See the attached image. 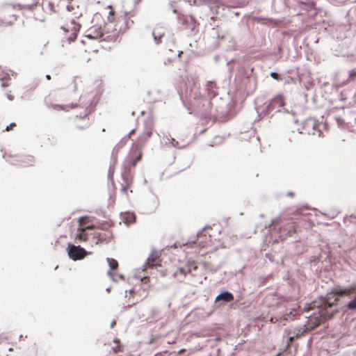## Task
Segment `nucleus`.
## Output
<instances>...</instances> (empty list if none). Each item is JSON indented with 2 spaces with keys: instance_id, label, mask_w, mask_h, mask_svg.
Listing matches in <instances>:
<instances>
[{
  "instance_id": "21",
  "label": "nucleus",
  "mask_w": 356,
  "mask_h": 356,
  "mask_svg": "<svg viewBox=\"0 0 356 356\" xmlns=\"http://www.w3.org/2000/svg\"><path fill=\"white\" fill-rule=\"evenodd\" d=\"M89 222V220H88V217L87 216H83V217H81L79 218V228H85L86 227V225Z\"/></svg>"
},
{
  "instance_id": "6",
  "label": "nucleus",
  "mask_w": 356,
  "mask_h": 356,
  "mask_svg": "<svg viewBox=\"0 0 356 356\" xmlns=\"http://www.w3.org/2000/svg\"><path fill=\"white\" fill-rule=\"evenodd\" d=\"M297 224L293 221H288L283 224L279 229V238L281 241L286 239L287 237L296 233L297 229Z\"/></svg>"
},
{
  "instance_id": "23",
  "label": "nucleus",
  "mask_w": 356,
  "mask_h": 356,
  "mask_svg": "<svg viewBox=\"0 0 356 356\" xmlns=\"http://www.w3.org/2000/svg\"><path fill=\"white\" fill-rule=\"evenodd\" d=\"M9 79V74L6 72H5L0 67V79L1 81H5L6 79Z\"/></svg>"
},
{
  "instance_id": "3",
  "label": "nucleus",
  "mask_w": 356,
  "mask_h": 356,
  "mask_svg": "<svg viewBox=\"0 0 356 356\" xmlns=\"http://www.w3.org/2000/svg\"><path fill=\"white\" fill-rule=\"evenodd\" d=\"M330 318L331 316L328 315L323 309H318V314L314 313L313 315L307 317L308 319L305 324L306 330H313L321 323Z\"/></svg>"
},
{
  "instance_id": "38",
  "label": "nucleus",
  "mask_w": 356,
  "mask_h": 356,
  "mask_svg": "<svg viewBox=\"0 0 356 356\" xmlns=\"http://www.w3.org/2000/svg\"><path fill=\"white\" fill-rule=\"evenodd\" d=\"M115 325V321H113V322L111 323V327H113Z\"/></svg>"
},
{
  "instance_id": "14",
  "label": "nucleus",
  "mask_w": 356,
  "mask_h": 356,
  "mask_svg": "<svg viewBox=\"0 0 356 356\" xmlns=\"http://www.w3.org/2000/svg\"><path fill=\"white\" fill-rule=\"evenodd\" d=\"M76 106V104L74 102L63 104H54L51 105V107L56 111L63 110L65 111H69Z\"/></svg>"
},
{
  "instance_id": "31",
  "label": "nucleus",
  "mask_w": 356,
  "mask_h": 356,
  "mask_svg": "<svg viewBox=\"0 0 356 356\" xmlns=\"http://www.w3.org/2000/svg\"><path fill=\"white\" fill-rule=\"evenodd\" d=\"M135 132H136V130H135V129H132V130L129 132V134H128L127 137H128L129 138H131V136L135 134Z\"/></svg>"
},
{
  "instance_id": "37",
  "label": "nucleus",
  "mask_w": 356,
  "mask_h": 356,
  "mask_svg": "<svg viewBox=\"0 0 356 356\" xmlns=\"http://www.w3.org/2000/svg\"><path fill=\"white\" fill-rule=\"evenodd\" d=\"M46 79H47V80H50V79H51V76H50V75H47V76H46Z\"/></svg>"
},
{
  "instance_id": "25",
  "label": "nucleus",
  "mask_w": 356,
  "mask_h": 356,
  "mask_svg": "<svg viewBox=\"0 0 356 356\" xmlns=\"http://www.w3.org/2000/svg\"><path fill=\"white\" fill-rule=\"evenodd\" d=\"M16 127V124L15 122L10 123L8 126L6 127V131H10L13 129L14 127Z\"/></svg>"
},
{
  "instance_id": "5",
  "label": "nucleus",
  "mask_w": 356,
  "mask_h": 356,
  "mask_svg": "<svg viewBox=\"0 0 356 356\" xmlns=\"http://www.w3.org/2000/svg\"><path fill=\"white\" fill-rule=\"evenodd\" d=\"M142 156V149L139 147H136L135 145H133L129 154L127 155L124 165L134 168L137 163L141 160Z\"/></svg>"
},
{
  "instance_id": "18",
  "label": "nucleus",
  "mask_w": 356,
  "mask_h": 356,
  "mask_svg": "<svg viewBox=\"0 0 356 356\" xmlns=\"http://www.w3.org/2000/svg\"><path fill=\"white\" fill-rule=\"evenodd\" d=\"M188 273V270L184 268H179L175 273H174V277L175 278H179V277H185Z\"/></svg>"
},
{
  "instance_id": "35",
  "label": "nucleus",
  "mask_w": 356,
  "mask_h": 356,
  "mask_svg": "<svg viewBox=\"0 0 356 356\" xmlns=\"http://www.w3.org/2000/svg\"><path fill=\"white\" fill-rule=\"evenodd\" d=\"M185 352V349H181L179 351V354H182Z\"/></svg>"
},
{
  "instance_id": "16",
  "label": "nucleus",
  "mask_w": 356,
  "mask_h": 356,
  "mask_svg": "<svg viewBox=\"0 0 356 356\" xmlns=\"http://www.w3.org/2000/svg\"><path fill=\"white\" fill-rule=\"evenodd\" d=\"M77 234L75 236L76 240H79V241L85 242L88 240V233L84 228H78Z\"/></svg>"
},
{
  "instance_id": "12",
  "label": "nucleus",
  "mask_w": 356,
  "mask_h": 356,
  "mask_svg": "<svg viewBox=\"0 0 356 356\" xmlns=\"http://www.w3.org/2000/svg\"><path fill=\"white\" fill-rule=\"evenodd\" d=\"M285 104L284 98L282 95L275 96L270 102L269 107L271 109L280 108Z\"/></svg>"
},
{
  "instance_id": "28",
  "label": "nucleus",
  "mask_w": 356,
  "mask_h": 356,
  "mask_svg": "<svg viewBox=\"0 0 356 356\" xmlns=\"http://www.w3.org/2000/svg\"><path fill=\"white\" fill-rule=\"evenodd\" d=\"M306 332V329L301 333L298 332L293 336L295 337V339H298V338L301 337L304 334V332Z\"/></svg>"
},
{
  "instance_id": "20",
  "label": "nucleus",
  "mask_w": 356,
  "mask_h": 356,
  "mask_svg": "<svg viewBox=\"0 0 356 356\" xmlns=\"http://www.w3.org/2000/svg\"><path fill=\"white\" fill-rule=\"evenodd\" d=\"M109 267L111 270H116L118 268V262L113 258H107Z\"/></svg>"
},
{
  "instance_id": "1",
  "label": "nucleus",
  "mask_w": 356,
  "mask_h": 356,
  "mask_svg": "<svg viewBox=\"0 0 356 356\" xmlns=\"http://www.w3.org/2000/svg\"><path fill=\"white\" fill-rule=\"evenodd\" d=\"M351 293L356 295V284L353 285L348 289H335L327 294L325 305H327L328 307H331L338 301L337 296H350ZM347 306L350 309H355L356 297L350 301Z\"/></svg>"
},
{
  "instance_id": "10",
  "label": "nucleus",
  "mask_w": 356,
  "mask_h": 356,
  "mask_svg": "<svg viewBox=\"0 0 356 356\" xmlns=\"http://www.w3.org/2000/svg\"><path fill=\"white\" fill-rule=\"evenodd\" d=\"M161 261L162 259H161L159 254L156 252H153L147 258V262L144 265V270H146L147 268L161 266Z\"/></svg>"
},
{
  "instance_id": "26",
  "label": "nucleus",
  "mask_w": 356,
  "mask_h": 356,
  "mask_svg": "<svg viewBox=\"0 0 356 356\" xmlns=\"http://www.w3.org/2000/svg\"><path fill=\"white\" fill-rule=\"evenodd\" d=\"M295 339V337L294 336H290L288 339V341H287V346L288 347H290L293 341V340Z\"/></svg>"
},
{
  "instance_id": "32",
  "label": "nucleus",
  "mask_w": 356,
  "mask_h": 356,
  "mask_svg": "<svg viewBox=\"0 0 356 356\" xmlns=\"http://www.w3.org/2000/svg\"><path fill=\"white\" fill-rule=\"evenodd\" d=\"M108 275H109V276H111L112 278H113V277H114V276H115V274L113 272H112V271H108Z\"/></svg>"
},
{
  "instance_id": "22",
  "label": "nucleus",
  "mask_w": 356,
  "mask_h": 356,
  "mask_svg": "<svg viewBox=\"0 0 356 356\" xmlns=\"http://www.w3.org/2000/svg\"><path fill=\"white\" fill-rule=\"evenodd\" d=\"M153 35L156 42L160 43L161 42V38L163 37V33H161L160 32L156 33L155 30L153 32Z\"/></svg>"
},
{
  "instance_id": "33",
  "label": "nucleus",
  "mask_w": 356,
  "mask_h": 356,
  "mask_svg": "<svg viewBox=\"0 0 356 356\" xmlns=\"http://www.w3.org/2000/svg\"><path fill=\"white\" fill-rule=\"evenodd\" d=\"M312 305H313V306L307 308V311H309L310 309H314L316 307L314 303H312Z\"/></svg>"
},
{
  "instance_id": "30",
  "label": "nucleus",
  "mask_w": 356,
  "mask_h": 356,
  "mask_svg": "<svg viewBox=\"0 0 356 356\" xmlns=\"http://www.w3.org/2000/svg\"><path fill=\"white\" fill-rule=\"evenodd\" d=\"M96 227L93 225H87L86 226V227L84 228L86 230H88V229H95Z\"/></svg>"
},
{
  "instance_id": "7",
  "label": "nucleus",
  "mask_w": 356,
  "mask_h": 356,
  "mask_svg": "<svg viewBox=\"0 0 356 356\" xmlns=\"http://www.w3.org/2000/svg\"><path fill=\"white\" fill-rule=\"evenodd\" d=\"M67 254L70 259L76 261L83 259L86 256L87 252L79 245L76 246L72 244H69L67 246Z\"/></svg>"
},
{
  "instance_id": "17",
  "label": "nucleus",
  "mask_w": 356,
  "mask_h": 356,
  "mask_svg": "<svg viewBox=\"0 0 356 356\" xmlns=\"http://www.w3.org/2000/svg\"><path fill=\"white\" fill-rule=\"evenodd\" d=\"M113 343H114L115 346H113L112 349H113L114 353L117 354V353L123 352V347L120 344V341L118 339H115L113 340Z\"/></svg>"
},
{
  "instance_id": "34",
  "label": "nucleus",
  "mask_w": 356,
  "mask_h": 356,
  "mask_svg": "<svg viewBox=\"0 0 356 356\" xmlns=\"http://www.w3.org/2000/svg\"><path fill=\"white\" fill-rule=\"evenodd\" d=\"M2 86H3V87H7V86H8V83L7 82H3V83H2Z\"/></svg>"
},
{
  "instance_id": "27",
  "label": "nucleus",
  "mask_w": 356,
  "mask_h": 356,
  "mask_svg": "<svg viewBox=\"0 0 356 356\" xmlns=\"http://www.w3.org/2000/svg\"><path fill=\"white\" fill-rule=\"evenodd\" d=\"M270 76L273 79H275V80H280V75L277 73H276V72H271L270 73Z\"/></svg>"
},
{
  "instance_id": "36",
  "label": "nucleus",
  "mask_w": 356,
  "mask_h": 356,
  "mask_svg": "<svg viewBox=\"0 0 356 356\" xmlns=\"http://www.w3.org/2000/svg\"><path fill=\"white\" fill-rule=\"evenodd\" d=\"M8 99H9L10 100H12V99H13V97L12 95H8Z\"/></svg>"
},
{
  "instance_id": "4",
  "label": "nucleus",
  "mask_w": 356,
  "mask_h": 356,
  "mask_svg": "<svg viewBox=\"0 0 356 356\" xmlns=\"http://www.w3.org/2000/svg\"><path fill=\"white\" fill-rule=\"evenodd\" d=\"M132 168L129 166H123V170L122 171V178L123 180V183L122 184L121 191L128 196V191L131 188L133 181H134V172Z\"/></svg>"
},
{
  "instance_id": "15",
  "label": "nucleus",
  "mask_w": 356,
  "mask_h": 356,
  "mask_svg": "<svg viewBox=\"0 0 356 356\" xmlns=\"http://www.w3.org/2000/svg\"><path fill=\"white\" fill-rule=\"evenodd\" d=\"M233 300H234V296L232 295V293H231L230 292H228V291H225L224 293L219 294L216 298L215 301H216V302H217L220 300H223L225 302H232Z\"/></svg>"
},
{
  "instance_id": "19",
  "label": "nucleus",
  "mask_w": 356,
  "mask_h": 356,
  "mask_svg": "<svg viewBox=\"0 0 356 356\" xmlns=\"http://www.w3.org/2000/svg\"><path fill=\"white\" fill-rule=\"evenodd\" d=\"M186 268L188 273H192L193 271H195L197 270L198 266L195 261H188L186 264Z\"/></svg>"
},
{
  "instance_id": "2",
  "label": "nucleus",
  "mask_w": 356,
  "mask_h": 356,
  "mask_svg": "<svg viewBox=\"0 0 356 356\" xmlns=\"http://www.w3.org/2000/svg\"><path fill=\"white\" fill-rule=\"evenodd\" d=\"M80 28L79 24L76 23L74 19L69 17H67V20L60 26L64 38L69 42L76 40Z\"/></svg>"
},
{
  "instance_id": "13",
  "label": "nucleus",
  "mask_w": 356,
  "mask_h": 356,
  "mask_svg": "<svg viewBox=\"0 0 356 356\" xmlns=\"http://www.w3.org/2000/svg\"><path fill=\"white\" fill-rule=\"evenodd\" d=\"M95 236L97 238V243L107 242L113 237L112 232L109 230H106L105 232L96 233Z\"/></svg>"
},
{
  "instance_id": "9",
  "label": "nucleus",
  "mask_w": 356,
  "mask_h": 356,
  "mask_svg": "<svg viewBox=\"0 0 356 356\" xmlns=\"http://www.w3.org/2000/svg\"><path fill=\"white\" fill-rule=\"evenodd\" d=\"M152 134V126L149 124L147 126L145 130L138 136L137 140L134 144L136 147H139L142 149V147L147 142Z\"/></svg>"
},
{
  "instance_id": "11",
  "label": "nucleus",
  "mask_w": 356,
  "mask_h": 356,
  "mask_svg": "<svg viewBox=\"0 0 356 356\" xmlns=\"http://www.w3.org/2000/svg\"><path fill=\"white\" fill-rule=\"evenodd\" d=\"M74 124L76 129L79 130H83L90 126V121L87 115L83 117L76 116L74 120Z\"/></svg>"
},
{
  "instance_id": "8",
  "label": "nucleus",
  "mask_w": 356,
  "mask_h": 356,
  "mask_svg": "<svg viewBox=\"0 0 356 356\" xmlns=\"http://www.w3.org/2000/svg\"><path fill=\"white\" fill-rule=\"evenodd\" d=\"M11 163L14 165H18L19 167L25 168L31 166L34 163V157L31 155H22L16 156Z\"/></svg>"
},
{
  "instance_id": "24",
  "label": "nucleus",
  "mask_w": 356,
  "mask_h": 356,
  "mask_svg": "<svg viewBox=\"0 0 356 356\" xmlns=\"http://www.w3.org/2000/svg\"><path fill=\"white\" fill-rule=\"evenodd\" d=\"M356 77V70H352L349 73V79L353 80Z\"/></svg>"
},
{
  "instance_id": "29",
  "label": "nucleus",
  "mask_w": 356,
  "mask_h": 356,
  "mask_svg": "<svg viewBox=\"0 0 356 356\" xmlns=\"http://www.w3.org/2000/svg\"><path fill=\"white\" fill-rule=\"evenodd\" d=\"M255 20L257 22H262L263 23V20H270V19H264V18H261V17H256L255 18ZM264 24H265V22H264Z\"/></svg>"
}]
</instances>
